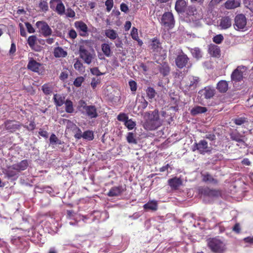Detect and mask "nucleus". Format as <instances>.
I'll use <instances>...</instances> for the list:
<instances>
[{"instance_id": "obj_25", "label": "nucleus", "mask_w": 253, "mask_h": 253, "mask_svg": "<svg viewBox=\"0 0 253 253\" xmlns=\"http://www.w3.org/2000/svg\"><path fill=\"white\" fill-rule=\"evenodd\" d=\"M105 35L106 37L112 41L116 40L118 37V35L117 32L115 30L111 29H106L105 31Z\"/></svg>"}, {"instance_id": "obj_22", "label": "nucleus", "mask_w": 253, "mask_h": 253, "mask_svg": "<svg viewBox=\"0 0 253 253\" xmlns=\"http://www.w3.org/2000/svg\"><path fill=\"white\" fill-rule=\"evenodd\" d=\"M187 3L185 0H178L176 1L175 9L178 13L184 12Z\"/></svg>"}, {"instance_id": "obj_13", "label": "nucleus", "mask_w": 253, "mask_h": 253, "mask_svg": "<svg viewBox=\"0 0 253 253\" xmlns=\"http://www.w3.org/2000/svg\"><path fill=\"white\" fill-rule=\"evenodd\" d=\"M42 66V64L38 62L33 58H30L27 65V69L35 73H39L40 68Z\"/></svg>"}, {"instance_id": "obj_7", "label": "nucleus", "mask_w": 253, "mask_h": 253, "mask_svg": "<svg viewBox=\"0 0 253 253\" xmlns=\"http://www.w3.org/2000/svg\"><path fill=\"white\" fill-rule=\"evenodd\" d=\"M75 27L82 37L88 36V28L86 24L82 21H78L75 22Z\"/></svg>"}, {"instance_id": "obj_59", "label": "nucleus", "mask_w": 253, "mask_h": 253, "mask_svg": "<svg viewBox=\"0 0 253 253\" xmlns=\"http://www.w3.org/2000/svg\"><path fill=\"white\" fill-rule=\"evenodd\" d=\"M29 130H33L36 127V124L34 121H31L28 126H24Z\"/></svg>"}, {"instance_id": "obj_35", "label": "nucleus", "mask_w": 253, "mask_h": 253, "mask_svg": "<svg viewBox=\"0 0 253 253\" xmlns=\"http://www.w3.org/2000/svg\"><path fill=\"white\" fill-rule=\"evenodd\" d=\"M190 51L191 54L194 58L199 59L202 57V51L199 48L195 47L194 48H191Z\"/></svg>"}, {"instance_id": "obj_23", "label": "nucleus", "mask_w": 253, "mask_h": 253, "mask_svg": "<svg viewBox=\"0 0 253 253\" xmlns=\"http://www.w3.org/2000/svg\"><path fill=\"white\" fill-rule=\"evenodd\" d=\"M225 7L228 9H231L239 7L240 2L238 0H228L224 4Z\"/></svg>"}, {"instance_id": "obj_21", "label": "nucleus", "mask_w": 253, "mask_h": 253, "mask_svg": "<svg viewBox=\"0 0 253 253\" xmlns=\"http://www.w3.org/2000/svg\"><path fill=\"white\" fill-rule=\"evenodd\" d=\"M201 91L206 99H210L212 97L215 93V89L211 86L205 87V88Z\"/></svg>"}, {"instance_id": "obj_64", "label": "nucleus", "mask_w": 253, "mask_h": 253, "mask_svg": "<svg viewBox=\"0 0 253 253\" xmlns=\"http://www.w3.org/2000/svg\"><path fill=\"white\" fill-rule=\"evenodd\" d=\"M74 137L78 139L83 138V133L82 134L81 130L78 128L77 132L75 133Z\"/></svg>"}, {"instance_id": "obj_33", "label": "nucleus", "mask_w": 253, "mask_h": 253, "mask_svg": "<svg viewBox=\"0 0 253 253\" xmlns=\"http://www.w3.org/2000/svg\"><path fill=\"white\" fill-rule=\"evenodd\" d=\"M101 49L103 53L107 57H110L111 55V50L110 46L108 43H102L101 44Z\"/></svg>"}, {"instance_id": "obj_5", "label": "nucleus", "mask_w": 253, "mask_h": 253, "mask_svg": "<svg viewBox=\"0 0 253 253\" xmlns=\"http://www.w3.org/2000/svg\"><path fill=\"white\" fill-rule=\"evenodd\" d=\"M162 24L168 29L171 28L174 24L173 15L170 12H166L162 16Z\"/></svg>"}, {"instance_id": "obj_62", "label": "nucleus", "mask_w": 253, "mask_h": 253, "mask_svg": "<svg viewBox=\"0 0 253 253\" xmlns=\"http://www.w3.org/2000/svg\"><path fill=\"white\" fill-rule=\"evenodd\" d=\"M19 27H20V35L22 37H27V33L26 32V31H25L24 28L22 24L20 23L19 24Z\"/></svg>"}, {"instance_id": "obj_55", "label": "nucleus", "mask_w": 253, "mask_h": 253, "mask_svg": "<svg viewBox=\"0 0 253 253\" xmlns=\"http://www.w3.org/2000/svg\"><path fill=\"white\" fill-rule=\"evenodd\" d=\"M100 83V80L99 79H96L95 78H93L92 79V81L91 82V87L95 89L97 85L99 84Z\"/></svg>"}, {"instance_id": "obj_2", "label": "nucleus", "mask_w": 253, "mask_h": 253, "mask_svg": "<svg viewBox=\"0 0 253 253\" xmlns=\"http://www.w3.org/2000/svg\"><path fill=\"white\" fill-rule=\"evenodd\" d=\"M208 245L211 251L216 253H223L226 249L225 243L217 238L210 239Z\"/></svg>"}, {"instance_id": "obj_28", "label": "nucleus", "mask_w": 253, "mask_h": 253, "mask_svg": "<svg viewBox=\"0 0 253 253\" xmlns=\"http://www.w3.org/2000/svg\"><path fill=\"white\" fill-rule=\"evenodd\" d=\"M217 89L220 92H226L228 88V84L226 81L222 80L217 84Z\"/></svg>"}, {"instance_id": "obj_17", "label": "nucleus", "mask_w": 253, "mask_h": 253, "mask_svg": "<svg viewBox=\"0 0 253 253\" xmlns=\"http://www.w3.org/2000/svg\"><path fill=\"white\" fill-rule=\"evenodd\" d=\"M38 38L35 35H32L28 37L27 43L32 49L38 51L40 50L41 47L36 45Z\"/></svg>"}, {"instance_id": "obj_18", "label": "nucleus", "mask_w": 253, "mask_h": 253, "mask_svg": "<svg viewBox=\"0 0 253 253\" xmlns=\"http://www.w3.org/2000/svg\"><path fill=\"white\" fill-rule=\"evenodd\" d=\"M15 169L19 173L21 171L26 169L29 166L27 160H23L19 163L13 165Z\"/></svg>"}, {"instance_id": "obj_26", "label": "nucleus", "mask_w": 253, "mask_h": 253, "mask_svg": "<svg viewBox=\"0 0 253 253\" xmlns=\"http://www.w3.org/2000/svg\"><path fill=\"white\" fill-rule=\"evenodd\" d=\"M207 109L206 107L196 106L191 109L190 113L193 116H196L201 113H204L207 112Z\"/></svg>"}, {"instance_id": "obj_58", "label": "nucleus", "mask_w": 253, "mask_h": 253, "mask_svg": "<svg viewBox=\"0 0 253 253\" xmlns=\"http://www.w3.org/2000/svg\"><path fill=\"white\" fill-rule=\"evenodd\" d=\"M68 77V73L67 71H63L61 73L59 78L61 81H65Z\"/></svg>"}, {"instance_id": "obj_48", "label": "nucleus", "mask_w": 253, "mask_h": 253, "mask_svg": "<svg viewBox=\"0 0 253 253\" xmlns=\"http://www.w3.org/2000/svg\"><path fill=\"white\" fill-rule=\"evenodd\" d=\"M128 119V116L124 113L119 114L117 116V119L119 121L126 122V121Z\"/></svg>"}, {"instance_id": "obj_40", "label": "nucleus", "mask_w": 253, "mask_h": 253, "mask_svg": "<svg viewBox=\"0 0 253 253\" xmlns=\"http://www.w3.org/2000/svg\"><path fill=\"white\" fill-rule=\"evenodd\" d=\"M74 67L79 72H82L84 70V67L83 63L79 59H77L76 62L74 64Z\"/></svg>"}, {"instance_id": "obj_41", "label": "nucleus", "mask_w": 253, "mask_h": 253, "mask_svg": "<svg viewBox=\"0 0 253 253\" xmlns=\"http://www.w3.org/2000/svg\"><path fill=\"white\" fill-rule=\"evenodd\" d=\"M125 125L129 130H131L134 128L136 124L132 120L128 119L125 123Z\"/></svg>"}, {"instance_id": "obj_10", "label": "nucleus", "mask_w": 253, "mask_h": 253, "mask_svg": "<svg viewBox=\"0 0 253 253\" xmlns=\"http://www.w3.org/2000/svg\"><path fill=\"white\" fill-rule=\"evenodd\" d=\"M4 125L6 129L11 132L19 129L21 126V124L14 120H7Z\"/></svg>"}, {"instance_id": "obj_42", "label": "nucleus", "mask_w": 253, "mask_h": 253, "mask_svg": "<svg viewBox=\"0 0 253 253\" xmlns=\"http://www.w3.org/2000/svg\"><path fill=\"white\" fill-rule=\"evenodd\" d=\"M146 93L147 96L149 97V98L150 99L153 98L156 94V92L155 89L151 87H148V88L146 90Z\"/></svg>"}, {"instance_id": "obj_31", "label": "nucleus", "mask_w": 253, "mask_h": 253, "mask_svg": "<svg viewBox=\"0 0 253 253\" xmlns=\"http://www.w3.org/2000/svg\"><path fill=\"white\" fill-rule=\"evenodd\" d=\"M170 71L169 67L166 62H163L161 67H159V72L164 76L169 74Z\"/></svg>"}, {"instance_id": "obj_34", "label": "nucleus", "mask_w": 253, "mask_h": 253, "mask_svg": "<svg viewBox=\"0 0 253 253\" xmlns=\"http://www.w3.org/2000/svg\"><path fill=\"white\" fill-rule=\"evenodd\" d=\"M52 87L49 83L44 84L42 86V89L45 95H49L52 91Z\"/></svg>"}, {"instance_id": "obj_29", "label": "nucleus", "mask_w": 253, "mask_h": 253, "mask_svg": "<svg viewBox=\"0 0 253 253\" xmlns=\"http://www.w3.org/2000/svg\"><path fill=\"white\" fill-rule=\"evenodd\" d=\"M170 187L173 188H177L182 184V180L179 178L174 177L169 180Z\"/></svg>"}, {"instance_id": "obj_50", "label": "nucleus", "mask_w": 253, "mask_h": 253, "mask_svg": "<svg viewBox=\"0 0 253 253\" xmlns=\"http://www.w3.org/2000/svg\"><path fill=\"white\" fill-rule=\"evenodd\" d=\"M130 35H131V38L134 40H138L139 37H138V35L137 29L136 28H135V27L132 28V29H131Z\"/></svg>"}, {"instance_id": "obj_1", "label": "nucleus", "mask_w": 253, "mask_h": 253, "mask_svg": "<svg viewBox=\"0 0 253 253\" xmlns=\"http://www.w3.org/2000/svg\"><path fill=\"white\" fill-rule=\"evenodd\" d=\"M145 126L149 130H154L158 127V110L150 111L145 113Z\"/></svg>"}, {"instance_id": "obj_60", "label": "nucleus", "mask_w": 253, "mask_h": 253, "mask_svg": "<svg viewBox=\"0 0 253 253\" xmlns=\"http://www.w3.org/2000/svg\"><path fill=\"white\" fill-rule=\"evenodd\" d=\"M244 118H239L234 120V122L237 125H241L245 122Z\"/></svg>"}, {"instance_id": "obj_57", "label": "nucleus", "mask_w": 253, "mask_h": 253, "mask_svg": "<svg viewBox=\"0 0 253 253\" xmlns=\"http://www.w3.org/2000/svg\"><path fill=\"white\" fill-rule=\"evenodd\" d=\"M151 48L155 51L158 48V41L155 39L152 41V43L150 44Z\"/></svg>"}, {"instance_id": "obj_39", "label": "nucleus", "mask_w": 253, "mask_h": 253, "mask_svg": "<svg viewBox=\"0 0 253 253\" xmlns=\"http://www.w3.org/2000/svg\"><path fill=\"white\" fill-rule=\"evenodd\" d=\"M83 138L87 140H92L94 139L93 132L91 130H86L83 132Z\"/></svg>"}, {"instance_id": "obj_30", "label": "nucleus", "mask_w": 253, "mask_h": 253, "mask_svg": "<svg viewBox=\"0 0 253 253\" xmlns=\"http://www.w3.org/2000/svg\"><path fill=\"white\" fill-rule=\"evenodd\" d=\"M65 97L61 96L60 94H54L53 96L54 101L56 106L60 107L65 103Z\"/></svg>"}, {"instance_id": "obj_12", "label": "nucleus", "mask_w": 253, "mask_h": 253, "mask_svg": "<svg viewBox=\"0 0 253 253\" xmlns=\"http://www.w3.org/2000/svg\"><path fill=\"white\" fill-rule=\"evenodd\" d=\"M189 60V59L187 56L186 54L182 53V54L179 55L177 56L175 59V63L179 68L181 69L186 66L188 64Z\"/></svg>"}, {"instance_id": "obj_32", "label": "nucleus", "mask_w": 253, "mask_h": 253, "mask_svg": "<svg viewBox=\"0 0 253 253\" xmlns=\"http://www.w3.org/2000/svg\"><path fill=\"white\" fill-rule=\"evenodd\" d=\"M65 111L68 113H73L74 112L73 103L72 101L69 99H67L65 102Z\"/></svg>"}, {"instance_id": "obj_38", "label": "nucleus", "mask_w": 253, "mask_h": 253, "mask_svg": "<svg viewBox=\"0 0 253 253\" xmlns=\"http://www.w3.org/2000/svg\"><path fill=\"white\" fill-rule=\"evenodd\" d=\"M49 142L50 144H58L61 145L62 144L61 141L59 140L56 135L54 133L51 134L49 138Z\"/></svg>"}, {"instance_id": "obj_52", "label": "nucleus", "mask_w": 253, "mask_h": 253, "mask_svg": "<svg viewBox=\"0 0 253 253\" xmlns=\"http://www.w3.org/2000/svg\"><path fill=\"white\" fill-rule=\"evenodd\" d=\"M25 24L26 27L27 28V31L28 33L32 34V33H34L35 32V30L33 28V26L32 25V24L31 23L27 22L25 23Z\"/></svg>"}, {"instance_id": "obj_44", "label": "nucleus", "mask_w": 253, "mask_h": 253, "mask_svg": "<svg viewBox=\"0 0 253 253\" xmlns=\"http://www.w3.org/2000/svg\"><path fill=\"white\" fill-rule=\"evenodd\" d=\"M88 105H87L86 103L83 100H80L78 103V109L82 112V111H84L86 109V107Z\"/></svg>"}, {"instance_id": "obj_4", "label": "nucleus", "mask_w": 253, "mask_h": 253, "mask_svg": "<svg viewBox=\"0 0 253 253\" xmlns=\"http://www.w3.org/2000/svg\"><path fill=\"white\" fill-rule=\"evenodd\" d=\"M38 32L43 37L47 38L52 34V30L48 24L44 21H38L36 23Z\"/></svg>"}, {"instance_id": "obj_53", "label": "nucleus", "mask_w": 253, "mask_h": 253, "mask_svg": "<svg viewBox=\"0 0 253 253\" xmlns=\"http://www.w3.org/2000/svg\"><path fill=\"white\" fill-rule=\"evenodd\" d=\"M223 40V37L221 35H217L213 38V41L217 44L220 43Z\"/></svg>"}, {"instance_id": "obj_3", "label": "nucleus", "mask_w": 253, "mask_h": 253, "mask_svg": "<svg viewBox=\"0 0 253 253\" xmlns=\"http://www.w3.org/2000/svg\"><path fill=\"white\" fill-rule=\"evenodd\" d=\"M79 53L80 57L83 60L85 63L88 65L92 62V60L95 56L93 52L92 53L89 52L84 45H80Z\"/></svg>"}, {"instance_id": "obj_63", "label": "nucleus", "mask_w": 253, "mask_h": 253, "mask_svg": "<svg viewBox=\"0 0 253 253\" xmlns=\"http://www.w3.org/2000/svg\"><path fill=\"white\" fill-rule=\"evenodd\" d=\"M121 10L124 12L126 13L128 11V7L127 5L125 3H122L120 5Z\"/></svg>"}, {"instance_id": "obj_56", "label": "nucleus", "mask_w": 253, "mask_h": 253, "mask_svg": "<svg viewBox=\"0 0 253 253\" xmlns=\"http://www.w3.org/2000/svg\"><path fill=\"white\" fill-rule=\"evenodd\" d=\"M91 73L94 75H96L97 76H99L100 75H103V73L100 72L98 68L97 67H94L90 69Z\"/></svg>"}, {"instance_id": "obj_15", "label": "nucleus", "mask_w": 253, "mask_h": 253, "mask_svg": "<svg viewBox=\"0 0 253 253\" xmlns=\"http://www.w3.org/2000/svg\"><path fill=\"white\" fill-rule=\"evenodd\" d=\"M126 191V188L122 185L112 187L107 194L109 197L118 196Z\"/></svg>"}, {"instance_id": "obj_27", "label": "nucleus", "mask_w": 253, "mask_h": 253, "mask_svg": "<svg viewBox=\"0 0 253 253\" xmlns=\"http://www.w3.org/2000/svg\"><path fill=\"white\" fill-rule=\"evenodd\" d=\"M209 52L212 56L217 57L220 55L219 48L215 45H211L209 48Z\"/></svg>"}, {"instance_id": "obj_24", "label": "nucleus", "mask_w": 253, "mask_h": 253, "mask_svg": "<svg viewBox=\"0 0 253 253\" xmlns=\"http://www.w3.org/2000/svg\"><path fill=\"white\" fill-rule=\"evenodd\" d=\"M53 54L56 58L65 57L67 55V52L61 47H57L54 49Z\"/></svg>"}, {"instance_id": "obj_8", "label": "nucleus", "mask_w": 253, "mask_h": 253, "mask_svg": "<svg viewBox=\"0 0 253 253\" xmlns=\"http://www.w3.org/2000/svg\"><path fill=\"white\" fill-rule=\"evenodd\" d=\"M56 3L55 11L59 15L65 13V8L61 0H50L49 2L50 8L53 9L55 7L54 3Z\"/></svg>"}, {"instance_id": "obj_14", "label": "nucleus", "mask_w": 253, "mask_h": 253, "mask_svg": "<svg viewBox=\"0 0 253 253\" xmlns=\"http://www.w3.org/2000/svg\"><path fill=\"white\" fill-rule=\"evenodd\" d=\"M4 174L8 178L13 180L17 179L19 176V172L15 169L13 165L7 167Z\"/></svg>"}, {"instance_id": "obj_37", "label": "nucleus", "mask_w": 253, "mask_h": 253, "mask_svg": "<svg viewBox=\"0 0 253 253\" xmlns=\"http://www.w3.org/2000/svg\"><path fill=\"white\" fill-rule=\"evenodd\" d=\"M187 13L189 15H198V16H196V18H201V16L200 15V14L198 13L197 9L194 6H189L188 10L187 11Z\"/></svg>"}, {"instance_id": "obj_11", "label": "nucleus", "mask_w": 253, "mask_h": 253, "mask_svg": "<svg viewBox=\"0 0 253 253\" xmlns=\"http://www.w3.org/2000/svg\"><path fill=\"white\" fill-rule=\"evenodd\" d=\"M246 70V69L244 66H238L231 75L232 80L236 81H241L243 79V72Z\"/></svg>"}, {"instance_id": "obj_19", "label": "nucleus", "mask_w": 253, "mask_h": 253, "mask_svg": "<svg viewBox=\"0 0 253 253\" xmlns=\"http://www.w3.org/2000/svg\"><path fill=\"white\" fill-rule=\"evenodd\" d=\"M232 25V20L228 17H224L221 19L219 27L221 29H227Z\"/></svg>"}, {"instance_id": "obj_54", "label": "nucleus", "mask_w": 253, "mask_h": 253, "mask_svg": "<svg viewBox=\"0 0 253 253\" xmlns=\"http://www.w3.org/2000/svg\"><path fill=\"white\" fill-rule=\"evenodd\" d=\"M128 84L131 91L132 92L135 91L137 89L136 83L134 81L131 80L129 82Z\"/></svg>"}, {"instance_id": "obj_9", "label": "nucleus", "mask_w": 253, "mask_h": 253, "mask_svg": "<svg viewBox=\"0 0 253 253\" xmlns=\"http://www.w3.org/2000/svg\"><path fill=\"white\" fill-rule=\"evenodd\" d=\"M86 109L84 111H82V113L89 119H94L98 117L97 108L94 105H88L86 107Z\"/></svg>"}, {"instance_id": "obj_20", "label": "nucleus", "mask_w": 253, "mask_h": 253, "mask_svg": "<svg viewBox=\"0 0 253 253\" xmlns=\"http://www.w3.org/2000/svg\"><path fill=\"white\" fill-rule=\"evenodd\" d=\"M143 208L145 211H156L158 208V204L157 201H150L144 204Z\"/></svg>"}, {"instance_id": "obj_47", "label": "nucleus", "mask_w": 253, "mask_h": 253, "mask_svg": "<svg viewBox=\"0 0 253 253\" xmlns=\"http://www.w3.org/2000/svg\"><path fill=\"white\" fill-rule=\"evenodd\" d=\"M64 14L69 18H74L76 16L75 12L71 8H68Z\"/></svg>"}, {"instance_id": "obj_6", "label": "nucleus", "mask_w": 253, "mask_h": 253, "mask_svg": "<svg viewBox=\"0 0 253 253\" xmlns=\"http://www.w3.org/2000/svg\"><path fill=\"white\" fill-rule=\"evenodd\" d=\"M247 25V19L242 14L237 15L235 18L234 28L236 30H243Z\"/></svg>"}, {"instance_id": "obj_49", "label": "nucleus", "mask_w": 253, "mask_h": 253, "mask_svg": "<svg viewBox=\"0 0 253 253\" xmlns=\"http://www.w3.org/2000/svg\"><path fill=\"white\" fill-rule=\"evenodd\" d=\"M190 83L189 84L190 86H195L199 82V78L196 77H191L189 78Z\"/></svg>"}, {"instance_id": "obj_61", "label": "nucleus", "mask_w": 253, "mask_h": 253, "mask_svg": "<svg viewBox=\"0 0 253 253\" xmlns=\"http://www.w3.org/2000/svg\"><path fill=\"white\" fill-rule=\"evenodd\" d=\"M68 35L69 38L72 39H75L77 36V34L76 31L74 29L70 30L69 32Z\"/></svg>"}, {"instance_id": "obj_36", "label": "nucleus", "mask_w": 253, "mask_h": 253, "mask_svg": "<svg viewBox=\"0 0 253 253\" xmlns=\"http://www.w3.org/2000/svg\"><path fill=\"white\" fill-rule=\"evenodd\" d=\"M204 193L210 197L218 196L220 195V192L218 191L215 190L210 189L209 188H206L204 190Z\"/></svg>"}, {"instance_id": "obj_51", "label": "nucleus", "mask_w": 253, "mask_h": 253, "mask_svg": "<svg viewBox=\"0 0 253 253\" xmlns=\"http://www.w3.org/2000/svg\"><path fill=\"white\" fill-rule=\"evenodd\" d=\"M39 6L40 8L43 11H46L48 9V6L47 2L45 1H41L39 4Z\"/></svg>"}, {"instance_id": "obj_46", "label": "nucleus", "mask_w": 253, "mask_h": 253, "mask_svg": "<svg viewBox=\"0 0 253 253\" xmlns=\"http://www.w3.org/2000/svg\"><path fill=\"white\" fill-rule=\"evenodd\" d=\"M105 5L106 6V11L110 12L114 6L113 0H106L105 2Z\"/></svg>"}, {"instance_id": "obj_45", "label": "nucleus", "mask_w": 253, "mask_h": 253, "mask_svg": "<svg viewBox=\"0 0 253 253\" xmlns=\"http://www.w3.org/2000/svg\"><path fill=\"white\" fill-rule=\"evenodd\" d=\"M126 140L129 143L136 144L137 141L135 139L132 132H128L126 137Z\"/></svg>"}, {"instance_id": "obj_16", "label": "nucleus", "mask_w": 253, "mask_h": 253, "mask_svg": "<svg viewBox=\"0 0 253 253\" xmlns=\"http://www.w3.org/2000/svg\"><path fill=\"white\" fill-rule=\"evenodd\" d=\"M196 149L201 154H205L210 151V148L208 146V143L205 140H201L199 143H196Z\"/></svg>"}, {"instance_id": "obj_43", "label": "nucleus", "mask_w": 253, "mask_h": 253, "mask_svg": "<svg viewBox=\"0 0 253 253\" xmlns=\"http://www.w3.org/2000/svg\"><path fill=\"white\" fill-rule=\"evenodd\" d=\"M84 81V79L83 77H78L75 80L73 84L76 87H79L82 85Z\"/></svg>"}]
</instances>
